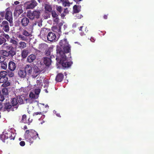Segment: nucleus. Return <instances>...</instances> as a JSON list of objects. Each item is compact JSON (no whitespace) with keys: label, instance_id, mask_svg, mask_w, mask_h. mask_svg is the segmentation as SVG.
<instances>
[{"label":"nucleus","instance_id":"nucleus-62","mask_svg":"<svg viewBox=\"0 0 154 154\" xmlns=\"http://www.w3.org/2000/svg\"><path fill=\"white\" fill-rule=\"evenodd\" d=\"M20 2L18 1L15 2L14 3L15 5H17L19 4Z\"/></svg>","mask_w":154,"mask_h":154},{"label":"nucleus","instance_id":"nucleus-51","mask_svg":"<svg viewBox=\"0 0 154 154\" xmlns=\"http://www.w3.org/2000/svg\"><path fill=\"white\" fill-rule=\"evenodd\" d=\"M5 38L6 39H7L8 41L10 38L9 35L8 34H6L5 33Z\"/></svg>","mask_w":154,"mask_h":154},{"label":"nucleus","instance_id":"nucleus-34","mask_svg":"<svg viewBox=\"0 0 154 154\" xmlns=\"http://www.w3.org/2000/svg\"><path fill=\"white\" fill-rule=\"evenodd\" d=\"M1 67L4 69H6L7 68V64L6 62H2L1 63Z\"/></svg>","mask_w":154,"mask_h":154},{"label":"nucleus","instance_id":"nucleus-9","mask_svg":"<svg viewBox=\"0 0 154 154\" xmlns=\"http://www.w3.org/2000/svg\"><path fill=\"white\" fill-rule=\"evenodd\" d=\"M5 109L9 112L11 111H14L17 108V106L13 107L11 103H6L5 104Z\"/></svg>","mask_w":154,"mask_h":154},{"label":"nucleus","instance_id":"nucleus-26","mask_svg":"<svg viewBox=\"0 0 154 154\" xmlns=\"http://www.w3.org/2000/svg\"><path fill=\"white\" fill-rule=\"evenodd\" d=\"M16 52L15 50L13 47L8 52V56H10L11 57H13L16 54Z\"/></svg>","mask_w":154,"mask_h":154},{"label":"nucleus","instance_id":"nucleus-59","mask_svg":"<svg viewBox=\"0 0 154 154\" xmlns=\"http://www.w3.org/2000/svg\"><path fill=\"white\" fill-rule=\"evenodd\" d=\"M78 24H77L76 23H74L72 25V27L74 28H75L77 26V25Z\"/></svg>","mask_w":154,"mask_h":154},{"label":"nucleus","instance_id":"nucleus-31","mask_svg":"<svg viewBox=\"0 0 154 154\" xmlns=\"http://www.w3.org/2000/svg\"><path fill=\"white\" fill-rule=\"evenodd\" d=\"M23 5H20L17 6L15 9L17 10V11H19V12L23 13Z\"/></svg>","mask_w":154,"mask_h":154},{"label":"nucleus","instance_id":"nucleus-36","mask_svg":"<svg viewBox=\"0 0 154 154\" xmlns=\"http://www.w3.org/2000/svg\"><path fill=\"white\" fill-rule=\"evenodd\" d=\"M7 75V72L5 71H1L0 72V77H7L6 76Z\"/></svg>","mask_w":154,"mask_h":154},{"label":"nucleus","instance_id":"nucleus-2","mask_svg":"<svg viewBox=\"0 0 154 154\" xmlns=\"http://www.w3.org/2000/svg\"><path fill=\"white\" fill-rule=\"evenodd\" d=\"M24 137L26 140L30 143H32L35 140L40 139L37 132L32 129L26 130Z\"/></svg>","mask_w":154,"mask_h":154},{"label":"nucleus","instance_id":"nucleus-20","mask_svg":"<svg viewBox=\"0 0 154 154\" xmlns=\"http://www.w3.org/2000/svg\"><path fill=\"white\" fill-rule=\"evenodd\" d=\"M81 5H75L73 7V12L75 13H78L81 11Z\"/></svg>","mask_w":154,"mask_h":154},{"label":"nucleus","instance_id":"nucleus-54","mask_svg":"<svg viewBox=\"0 0 154 154\" xmlns=\"http://www.w3.org/2000/svg\"><path fill=\"white\" fill-rule=\"evenodd\" d=\"M14 75V73L12 72H9L8 75L10 77H13Z\"/></svg>","mask_w":154,"mask_h":154},{"label":"nucleus","instance_id":"nucleus-7","mask_svg":"<svg viewBox=\"0 0 154 154\" xmlns=\"http://www.w3.org/2000/svg\"><path fill=\"white\" fill-rule=\"evenodd\" d=\"M0 27L5 32H8L10 30L9 24L8 22L4 20L0 24Z\"/></svg>","mask_w":154,"mask_h":154},{"label":"nucleus","instance_id":"nucleus-1","mask_svg":"<svg viewBox=\"0 0 154 154\" xmlns=\"http://www.w3.org/2000/svg\"><path fill=\"white\" fill-rule=\"evenodd\" d=\"M59 46H57L56 60L60 59L59 63L63 68H66L69 67L72 64V62L66 61L69 58L71 57L70 53L68 57L65 55V53H69L70 51V47L69 44L66 39L61 40L59 43Z\"/></svg>","mask_w":154,"mask_h":154},{"label":"nucleus","instance_id":"nucleus-42","mask_svg":"<svg viewBox=\"0 0 154 154\" xmlns=\"http://www.w3.org/2000/svg\"><path fill=\"white\" fill-rule=\"evenodd\" d=\"M63 5L64 7H68L70 5V3L68 1H65L63 2Z\"/></svg>","mask_w":154,"mask_h":154},{"label":"nucleus","instance_id":"nucleus-38","mask_svg":"<svg viewBox=\"0 0 154 154\" xmlns=\"http://www.w3.org/2000/svg\"><path fill=\"white\" fill-rule=\"evenodd\" d=\"M22 13L19 12V11H17L15 9L14 12V17H18L19 15Z\"/></svg>","mask_w":154,"mask_h":154},{"label":"nucleus","instance_id":"nucleus-28","mask_svg":"<svg viewBox=\"0 0 154 154\" xmlns=\"http://www.w3.org/2000/svg\"><path fill=\"white\" fill-rule=\"evenodd\" d=\"M26 46V43L25 42L21 41L19 43L18 48L21 49L25 48Z\"/></svg>","mask_w":154,"mask_h":154},{"label":"nucleus","instance_id":"nucleus-17","mask_svg":"<svg viewBox=\"0 0 154 154\" xmlns=\"http://www.w3.org/2000/svg\"><path fill=\"white\" fill-rule=\"evenodd\" d=\"M63 78V75L61 73H59L57 75L55 80L57 82H60L62 81Z\"/></svg>","mask_w":154,"mask_h":154},{"label":"nucleus","instance_id":"nucleus-53","mask_svg":"<svg viewBox=\"0 0 154 154\" xmlns=\"http://www.w3.org/2000/svg\"><path fill=\"white\" fill-rule=\"evenodd\" d=\"M32 119H30V118H29L28 120L27 121V123H28V125H29L30 124V123L32 122Z\"/></svg>","mask_w":154,"mask_h":154},{"label":"nucleus","instance_id":"nucleus-50","mask_svg":"<svg viewBox=\"0 0 154 154\" xmlns=\"http://www.w3.org/2000/svg\"><path fill=\"white\" fill-rule=\"evenodd\" d=\"M83 16L81 14H78L76 15V17L78 19H81L83 17Z\"/></svg>","mask_w":154,"mask_h":154},{"label":"nucleus","instance_id":"nucleus-47","mask_svg":"<svg viewBox=\"0 0 154 154\" xmlns=\"http://www.w3.org/2000/svg\"><path fill=\"white\" fill-rule=\"evenodd\" d=\"M5 33L4 32H3V33L1 34L0 35V38H2L3 40H4L5 41V42H6V39L5 38Z\"/></svg>","mask_w":154,"mask_h":154},{"label":"nucleus","instance_id":"nucleus-19","mask_svg":"<svg viewBox=\"0 0 154 154\" xmlns=\"http://www.w3.org/2000/svg\"><path fill=\"white\" fill-rule=\"evenodd\" d=\"M18 75L21 78H24L26 77V74L24 70H20L18 72Z\"/></svg>","mask_w":154,"mask_h":154},{"label":"nucleus","instance_id":"nucleus-41","mask_svg":"<svg viewBox=\"0 0 154 154\" xmlns=\"http://www.w3.org/2000/svg\"><path fill=\"white\" fill-rule=\"evenodd\" d=\"M54 24H57L58 23L59 21V19L58 18V17L54 18L53 19Z\"/></svg>","mask_w":154,"mask_h":154},{"label":"nucleus","instance_id":"nucleus-6","mask_svg":"<svg viewBox=\"0 0 154 154\" xmlns=\"http://www.w3.org/2000/svg\"><path fill=\"white\" fill-rule=\"evenodd\" d=\"M8 8H7L6 10V12L5 14V18L10 23L12 22L13 17L12 12L8 10Z\"/></svg>","mask_w":154,"mask_h":154},{"label":"nucleus","instance_id":"nucleus-16","mask_svg":"<svg viewBox=\"0 0 154 154\" xmlns=\"http://www.w3.org/2000/svg\"><path fill=\"white\" fill-rule=\"evenodd\" d=\"M44 63L46 66H49L51 64V60L50 58L47 57L43 58Z\"/></svg>","mask_w":154,"mask_h":154},{"label":"nucleus","instance_id":"nucleus-22","mask_svg":"<svg viewBox=\"0 0 154 154\" xmlns=\"http://www.w3.org/2000/svg\"><path fill=\"white\" fill-rule=\"evenodd\" d=\"M29 52L27 50L24 49L21 52V57L23 58H26L28 55Z\"/></svg>","mask_w":154,"mask_h":154},{"label":"nucleus","instance_id":"nucleus-13","mask_svg":"<svg viewBox=\"0 0 154 154\" xmlns=\"http://www.w3.org/2000/svg\"><path fill=\"white\" fill-rule=\"evenodd\" d=\"M16 68V65L15 63L13 61H10L8 65V69L11 71H14Z\"/></svg>","mask_w":154,"mask_h":154},{"label":"nucleus","instance_id":"nucleus-46","mask_svg":"<svg viewBox=\"0 0 154 154\" xmlns=\"http://www.w3.org/2000/svg\"><path fill=\"white\" fill-rule=\"evenodd\" d=\"M56 9L60 13L62 12V7L60 6H56Z\"/></svg>","mask_w":154,"mask_h":154},{"label":"nucleus","instance_id":"nucleus-61","mask_svg":"<svg viewBox=\"0 0 154 154\" xmlns=\"http://www.w3.org/2000/svg\"><path fill=\"white\" fill-rule=\"evenodd\" d=\"M74 1L76 2L77 3H79V2L82 1V0H74Z\"/></svg>","mask_w":154,"mask_h":154},{"label":"nucleus","instance_id":"nucleus-57","mask_svg":"<svg viewBox=\"0 0 154 154\" xmlns=\"http://www.w3.org/2000/svg\"><path fill=\"white\" fill-rule=\"evenodd\" d=\"M4 60V57L2 56H0V63L3 62Z\"/></svg>","mask_w":154,"mask_h":154},{"label":"nucleus","instance_id":"nucleus-4","mask_svg":"<svg viewBox=\"0 0 154 154\" xmlns=\"http://www.w3.org/2000/svg\"><path fill=\"white\" fill-rule=\"evenodd\" d=\"M40 14V12L39 11H34L32 12H28L27 13V17L33 20L35 18L38 19L39 18Z\"/></svg>","mask_w":154,"mask_h":154},{"label":"nucleus","instance_id":"nucleus-33","mask_svg":"<svg viewBox=\"0 0 154 154\" xmlns=\"http://www.w3.org/2000/svg\"><path fill=\"white\" fill-rule=\"evenodd\" d=\"M22 34L23 35L26 37H29L31 36V33L30 32H28L25 29L23 30Z\"/></svg>","mask_w":154,"mask_h":154},{"label":"nucleus","instance_id":"nucleus-45","mask_svg":"<svg viewBox=\"0 0 154 154\" xmlns=\"http://www.w3.org/2000/svg\"><path fill=\"white\" fill-rule=\"evenodd\" d=\"M10 42L15 45H16L17 44V41L11 38L10 39Z\"/></svg>","mask_w":154,"mask_h":154},{"label":"nucleus","instance_id":"nucleus-24","mask_svg":"<svg viewBox=\"0 0 154 154\" xmlns=\"http://www.w3.org/2000/svg\"><path fill=\"white\" fill-rule=\"evenodd\" d=\"M35 59V56L34 54H32L28 56L27 58V60L28 62L29 63H32Z\"/></svg>","mask_w":154,"mask_h":154},{"label":"nucleus","instance_id":"nucleus-43","mask_svg":"<svg viewBox=\"0 0 154 154\" xmlns=\"http://www.w3.org/2000/svg\"><path fill=\"white\" fill-rule=\"evenodd\" d=\"M47 112V111H43L42 112H35L33 114V116H36L38 115H42V114L45 113Z\"/></svg>","mask_w":154,"mask_h":154},{"label":"nucleus","instance_id":"nucleus-27","mask_svg":"<svg viewBox=\"0 0 154 154\" xmlns=\"http://www.w3.org/2000/svg\"><path fill=\"white\" fill-rule=\"evenodd\" d=\"M8 94V90L6 88L3 89L2 91L0 90V96L7 95Z\"/></svg>","mask_w":154,"mask_h":154},{"label":"nucleus","instance_id":"nucleus-15","mask_svg":"<svg viewBox=\"0 0 154 154\" xmlns=\"http://www.w3.org/2000/svg\"><path fill=\"white\" fill-rule=\"evenodd\" d=\"M24 70L26 74L27 73L29 75H31L32 70V67L30 65H26L24 68Z\"/></svg>","mask_w":154,"mask_h":154},{"label":"nucleus","instance_id":"nucleus-21","mask_svg":"<svg viewBox=\"0 0 154 154\" xmlns=\"http://www.w3.org/2000/svg\"><path fill=\"white\" fill-rule=\"evenodd\" d=\"M41 72V71L37 67L34 69L32 76L33 78H35L37 77L39 73Z\"/></svg>","mask_w":154,"mask_h":154},{"label":"nucleus","instance_id":"nucleus-8","mask_svg":"<svg viewBox=\"0 0 154 154\" xmlns=\"http://www.w3.org/2000/svg\"><path fill=\"white\" fill-rule=\"evenodd\" d=\"M8 78L7 77H0V83H3L2 86L4 87H6L10 85V83L8 81Z\"/></svg>","mask_w":154,"mask_h":154},{"label":"nucleus","instance_id":"nucleus-40","mask_svg":"<svg viewBox=\"0 0 154 154\" xmlns=\"http://www.w3.org/2000/svg\"><path fill=\"white\" fill-rule=\"evenodd\" d=\"M52 16L53 19L58 17V15L54 11H52L51 12Z\"/></svg>","mask_w":154,"mask_h":154},{"label":"nucleus","instance_id":"nucleus-44","mask_svg":"<svg viewBox=\"0 0 154 154\" xmlns=\"http://www.w3.org/2000/svg\"><path fill=\"white\" fill-rule=\"evenodd\" d=\"M23 92H25V94H23L22 95H21V96L23 95V96H25L24 95L26 96H27L28 95V93L27 92V91H28V89L27 88H23Z\"/></svg>","mask_w":154,"mask_h":154},{"label":"nucleus","instance_id":"nucleus-58","mask_svg":"<svg viewBox=\"0 0 154 154\" xmlns=\"http://www.w3.org/2000/svg\"><path fill=\"white\" fill-rule=\"evenodd\" d=\"M90 40L91 42H94L95 41V39L94 37H91L90 38Z\"/></svg>","mask_w":154,"mask_h":154},{"label":"nucleus","instance_id":"nucleus-18","mask_svg":"<svg viewBox=\"0 0 154 154\" xmlns=\"http://www.w3.org/2000/svg\"><path fill=\"white\" fill-rule=\"evenodd\" d=\"M22 97L24 100H23L24 102L26 101V103H32V100H34V97Z\"/></svg>","mask_w":154,"mask_h":154},{"label":"nucleus","instance_id":"nucleus-11","mask_svg":"<svg viewBox=\"0 0 154 154\" xmlns=\"http://www.w3.org/2000/svg\"><path fill=\"white\" fill-rule=\"evenodd\" d=\"M47 38L48 40L51 42L57 40L56 39V36L55 34L54 33L51 32L48 33L47 36Z\"/></svg>","mask_w":154,"mask_h":154},{"label":"nucleus","instance_id":"nucleus-63","mask_svg":"<svg viewBox=\"0 0 154 154\" xmlns=\"http://www.w3.org/2000/svg\"><path fill=\"white\" fill-rule=\"evenodd\" d=\"M54 57H55L54 55H51V56H50V58L51 59V58H54Z\"/></svg>","mask_w":154,"mask_h":154},{"label":"nucleus","instance_id":"nucleus-3","mask_svg":"<svg viewBox=\"0 0 154 154\" xmlns=\"http://www.w3.org/2000/svg\"><path fill=\"white\" fill-rule=\"evenodd\" d=\"M23 97H15L11 100V104L13 107L17 106L18 103L20 104L24 103V101Z\"/></svg>","mask_w":154,"mask_h":154},{"label":"nucleus","instance_id":"nucleus-10","mask_svg":"<svg viewBox=\"0 0 154 154\" xmlns=\"http://www.w3.org/2000/svg\"><path fill=\"white\" fill-rule=\"evenodd\" d=\"M30 23V21L29 18L24 17L21 19L20 23L21 26L25 28L28 26Z\"/></svg>","mask_w":154,"mask_h":154},{"label":"nucleus","instance_id":"nucleus-12","mask_svg":"<svg viewBox=\"0 0 154 154\" xmlns=\"http://www.w3.org/2000/svg\"><path fill=\"white\" fill-rule=\"evenodd\" d=\"M8 138L11 140H14L16 136V133L14 130H10L7 132Z\"/></svg>","mask_w":154,"mask_h":154},{"label":"nucleus","instance_id":"nucleus-32","mask_svg":"<svg viewBox=\"0 0 154 154\" xmlns=\"http://www.w3.org/2000/svg\"><path fill=\"white\" fill-rule=\"evenodd\" d=\"M0 54L5 57L8 56V52L5 50H0Z\"/></svg>","mask_w":154,"mask_h":154},{"label":"nucleus","instance_id":"nucleus-60","mask_svg":"<svg viewBox=\"0 0 154 154\" xmlns=\"http://www.w3.org/2000/svg\"><path fill=\"white\" fill-rule=\"evenodd\" d=\"M103 18L105 19H107V16L105 15L103 16Z\"/></svg>","mask_w":154,"mask_h":154},{"label":"nucleus","instance_id":"nucleus-39","mask_svg":"<svg viewBox=\"0 0 154 154\" xmlns=\"http://www.w3.org/2000/svg\"><path fill=\"white\" fill-rule=\"evenodd\" d=\"M26 116L25 115H24L22 116L21 121L23 122L24 123H26L27 122L26 119Z\"/></svg>","mask_w":154,"mask_h":154},{"label":"nucleus","instance_id":"nucleus-29","mask_svg":"<svg viewBox=\"0 0 154 154\" xmlns=\"http://www.w3.org/2000/svg\"><path fill=\"white\" fill-rule=\"evenodd\" d=\"M63 23H60L59 24V28L58 29L57 27H54L52 28V30L55 32H61V29L60 26L63 25Z\"/></svg>","mask_w":154,"mask_h":154},{"label":"nucleus","instance_id":"nucleus-49","mask_svg":"<svg viewBox=\"0 0 154 154\" xmlns=\"http://www.w3.org/2000/svg\"><path fill=\"white\" fill-rule=\"evenodd\" d=\"M53 114H56V116L57 117H61V116L60 115V113H57V112L55 110H54L53 111Z\"/></svg>","mask_w":154,"mask_h":154},{"label":"nucleus","instance_id":"nucleus-30","mask_svg":"<svg viewBox=\"0 0 154 154\" xmlns=\"http://www.w3.org/2000/svg\"><path fill=\"white\" fill-rule=\"evenodd\" d=\"M45 8L46 11H47L49 12H51L52 11V7L51 5L49 4H45Z\"/></svg>","mask_w":154,"mask_h":154},{"label":"nucleus","instance_id":"nucleus-23","mask_svg":"<svg viewBox=\"0 0 154 154\" xmlns=\"http://www.w3.org/2000/svg\"><path fill=\"white\" fill-rule=\"evenodd\" d=\"M13 47L10 45H9L7 43H5L2 45V48L3 49L6 50H10Z\"/></svg>","mask_w":154,"mask_h":154},{"label":"nucleus","instance_id":"nucleus-48","mask_svg":"<svg viewBox=\"0 0 154 154\" xmlns=\"http://www.w3.org/2000/svg\"><path fill=\"white\" fill-rule=\"evenodd\" d=\"M5 13L4 11H0V16L2 18H4Z\"/></svg>","mask_w":154,"mask_h":154},{"label":"nucleus","instance_id":"nucleus-25","mask_svg":"<svg viewBox=\"0 0 154 154\" xmlns=\"http://www.w3.org/2000/svg\"><path fill=\"white\" fill-rule=\"evenodd\" d=\"M7 134V132L6 131L4 132L2 134L0 135V138L1 140L4 142H5V140L8 139V137Z\"/></svg>","mask_w":154,"mask_h":154},{"label":"nucleus","instance_id":"nucleus-5","mask_svg":"<svg viewBox=\"0 0 154 154\" xmlns=\"http://www.w3.org/2000/svg\"><path fill=\"white\" fill-rule=\"evenodd\" d=\"M37 5V3L35 0H31L26 3L25 5L26 9H33Z\"/></svg>","mask_w":154,"mask_h":154},{"label":"nucleus","instance_id":"nucleus-52","mask_svg":"<svg viewBox=\"0 0 154 154\" xmlns=\"http://www.w3.org/2000/svg\"><path fill=\"white\" fill-rule=\"evenodd\" d=\"M20 145L21 146H24L25 145V142L24 141H21L20 143Z\"/></svg>","mask_w":154,"mask_h":154},{"label":"nucleus","instance_id":"nucleus-37","mask_svg":"<svg viewBox=\"0 0 154 154\" xmlns=\"http://www.w3.org/2000/svg\"><path fill=\"white\" fill-rule=\"evenodd\" d=\"M23 35L19 34L18 36V38L20 40L23 41H26L27 39V38L23 36Z\"/></svg>","mask_w":154,"mask_h":154},{"label":"nucleus","instance_id":"nucleus-35","mask_svg":"<svg viewBox=\"0 0 154 154\" xmlns=\"http://www.w3.org/2000/svg\"><path fill=\"white\" fill-rule=\"evenodd\" d=\"M52 51V49L51 48H48L47 50L45 51V55L47 56H50L51 55V52Z\"/></svg>","mask_w":154,"mask_h":154},{"label":"nucleus","instance_id":"nucleus-64","mask_svg":"<svg viewBox=\"0 0 154 154\" xmlns=\"http://www.w3.org/2000/svg\"><path fill=\"white\" fill-rule=\"evenodd\" d=\"M23 129L25 130L27 129V127L26 125H25L23 128Z\"/></svg>","mask_w":154,"mask_h":154},{"label":"nucleus","instance_id":"nucleus-55","mask_svg":"<svg viewBox=\"0 0 154 154\" xmlns=\"http://www.w3.org/2000/svg\"><path fill=\"white\" fill-rule=\"evenodd\" d=\"M38 97H34V100H32V103L36 102H37V104L38 105V101L36 100V99Z\"/></svg>","mask_w":154,"mask_h":154},{"label":"nucleus","instance_id":"nucleus-14","mask_svg":"<svg viewBox=\"0 0 154 154\" xmlns=\"http://www.w3.org/2000/svg\"><path fill=\"white\" fill-rule=\"evenodd\" d=\"M40 92V89H35L32 90L30 93L29 96H35V95H38Z\"/></svg>","mask_w":154,"mask_h":154},{"label":"nucleus","instance_id":"nucleus-56","mask_svg":"<svg viewBox=\"0 0 154 154\" xmlns=\"http://www.w3.org/2000/svg\"><path fill=\"white\" fill-rule=\"evenodd\" d=\"M4 42H5V41L2 38H0V45L2 44Z\"/></svg>","mask_w":154,"mask_h":154}]
</instances>
